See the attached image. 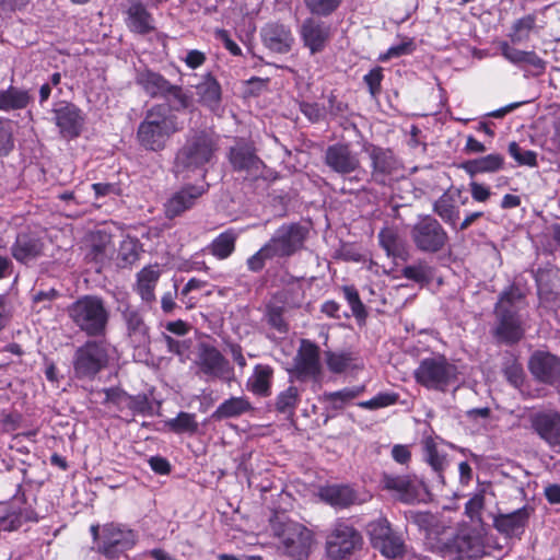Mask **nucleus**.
Here are the masks:
<instances>
[{
  "label": "nucleus",
  "mask_w": 560,
  "mask_h": 560,
  "mask_svg": "<svg viewBox=\"0 0 560 560\" xmlns=\"http://www.w3.org/2000/svg\"><path fill=\"white\" fill-rule=\"evenodd\" d=\"M219 149L217 137L207 130H190L185 143L177 151L174 160V173L189 177L198 171H205L213 161Z\"/></svg>",
  "instance_id": "f257e3e1"
},
{
  "label": "nucleus",
  "mask_w": 560,
  "mask_h": 560,
  "mask_svg": "<svg viewBox=\"0 0 560 560\" xmlns=\"http://www.w3.org/2000/svg\"><path fill=\"white\" fill-rule=\"evenodd\" d=\"M524 295L521 290L511 285L504 290L494 307V337L503 343L512 345L524 336L523 319L520 314Z\"/></svg>",
  "instance_id": "f03ea898"
},
{
  "label": "nucleus",
  "mask_w": 560,
  "mask_h": 560,
  "mask_svg": "<svg viewBox=\"0 0 560 560\" xmlns=\"http://www.w3.org/2000/svg\"><path fill=\"white\" fill-rule=\"evenodd\" d=\"M179 130L176 116L170 115L163 105H155L147 110L138 127L137 139L145 150L158 152L163 150L171 137Z\"/></svg>",
  "instance_id": "7ed1b4c3"
},
{
  "label": "nucleus",
  "mask_w": 560,
  "mask_h": 560,
  "mask_svg": "<svg viewBox=\"0 0 560 560\" xmlns=\"http://www.w3.org/2000/svg\"><path fill=\"white\" fill-rule=\"evenodd\" d=\"M275 536L279 539L278 549L291 560H306L315 539L311 529L294 521L275 522Z\"/></svg>",
  "instance_id": "20e7f679"
},
{
  "label": "nucleus",
  "mask_w": 560,
  "mask_h": 560,
  "mask_svg": "<svg viewBox=\"0 0 560 560\" xmlns=\"http://www.w3.org/2000/svg\"><path fill=\"white\" fill-rule=\"evenodd\" d=\"M72 319L88 336H104L109 320V311L100 296L84 295L72 305Z\"/></svg>",
  "instance_id": "39448f33"
},
{
  "label": "nucleus",
  "mask_w": 560,
  "mask_h": 560,
  "mask_svg": "<svg viewBox=\"0 0 560 560\" xmlns=\"http://www.w3.org/2000/svg\"><path fill=\"white\" fill-rule=\"evenodd\" d=\"M362 546L361 533L345 520H337L325 538V551L330 560H350Z\"/></svg>",
  "instance_id": "423d86ee"
},
{
  "label": "nucleus",
  "mask_w": 560,
  "mask_h": 560,
  "mask_svg": "<svg viewBox=\"0 0 560 560\" xmlns=\"http://www.w3.org/2000/svg\"><path fill=\"white\" fill-rule=\"evenodd\" d=\"M366 533L372 548L384 558L397 560L407 553V545L402 533L395 530L386 517L371 521L366 526Z\"/></svg>",
  "instance_id": "0eeeda50"
},
{
  "label": "nucleus",
  "mask_w": 560,
  "mask_h": 560,
  "mask_svg": "<svg viewBox=\"0 0 560 560\" xmlns=\"http://www.w3.org/2000/svg\"><path fill=\"white\" fill-rule=\"evenodd\" d=\"M456 377L457 368L443 355L423 359L415 371L417 383L440 392H445Z\"/></svg>",
  "instance_id": "6e6552de"
},
{
  "label": "nucleus",
  "mask_w": 560,
  "mask_h": 560,
  "mask_svg": "<svg viewBox=\"0 0 560 560\" xmlns=\"http://www.w3.org/2000/svg\"><path fill=\"white\" fill-rule=\"evenodd\" d=\"M91 533L100 541L98 550L110 559L131 549L137 541V534L132 529L114 523L105 524L101 533L97 525H92Z\"/></svg>",
  "instance_id": "1a4fd4ad"
},
{
  "label": "nucleus",
  "mask_w": 560,
  "mask_h": 560,
  "mask_svg": "<svg viewBox=\"0 0 560 560\" xmlns=\"http://www.w3.org/2000/svg\"><path fill=\"white\" fill-rule=\"evenodd\" d=\"M410 238L416 248L425 254L443 250L450 237L443 225L432 215H422L410 229Z\"/></svg>",
  "instance_id": "9d476101"
},
{
  "label": "nucleus",
  "mask_w": 560,
  "mask_h": 560,
  "mask_svg": "<svg viewBox=\"0 0 560 560\" xmlns=\"http://www.w3.org/2000/svg\"><path fill=\"white\" fill-rule=\"evenodd\" d=\"M308 235V229L300 223H284L266 243L273 258H289L299 253Z\"/></svg>",
  "instance_id": "9b49d317"
},
{
  "label": "nucleus",
  "mask_w": 560,
  "mask_h": 560,
  "mask_svg": "<svg viewBox=\"0 0 560 560\" xmlns=\"http://www.w3.org/2000/svg\"><path fill=\"white\" fill-rule=\"evenodd\" d=\"M197 374L206 381L221 380L230 382L233 378V368L225 357L213 346L201 345L196 360Z\"/></svg>",
  "instance_id": "f8f14e48"
},
{
  "label": "nucleus",
  "mask_w": 560,
  "mask_h": 560,
  "mask_svg": "<svg viewBox=\"0 0 560 560\" xmlns=\"http://www.w3.org/2000/svg\"><path fill=\"white\" fill-rule=\"evenodd\" d=\"M319 347L308 340L302 339L293 359L292 375L299 381H316L322 373Z\"/></svg>",
  "instance_id": "ddd939ff"
},
{
  "label": "nucleus",
  "mask_w": 560,
  "mask_h": 560,
  "mask_svg": "<svg viewBox=\"0 0 560 560\" xmlns=\"http://www.w3.org/2000/svg\"><path fill=\"white\" fill-rule=\"evenodd\" d=\"M108 362V347L101 341H88L78 349L74 369L79 376H94Z\"/></svg>",
  "instance_id": "4468645a"
},
{
  "label": "nucleus",
  "mask_w": 560,
  "mask_h": 560,
  "mask_svg": "<svg viewBox=\"0 0 560 560\" xmlns=\"http://www.w3.org/2000/svg\"><path fill=\"white\" fill-rule=\"evenodd\" d=\"M530 429L551 450L560 448V412L555 409H540L528 415Z\"/></svg>",
  "instance_id": "2eb2a0df"
},
{
  "label": "nucleus",
  "mask_w": 560,
  "mask_h": 560,
  "mask_svg": "<svg viewBox=\"0 0 560 560\" xmlns=\"http://www.w3.org/2000/svg\"><path fill=\"white\" fill-rule=\"evenodd\" d=\"M364 151L370 159L371 182L385 186L399 168V161L392 150L369 144Z\"/></svg>",
  "instance_id": "dca6fc26"
},
{
  "label": "nucleus",
  "mask_w": 560,
  "mask_h": 560,
  "mask_svg": "<svg viewBox=\"0 0 560 560\" xmlns=\"http://www.w3.org/2000/svg\"><path fill=\"white\" fill-rule=\"evenodd\" d=\"M299 35L303 46L311 55L324 51L329 44L332 32L331 26L317 16L306 18L299 27Z\"/></svg>",
  "instance_id": "f3484780"
},
{
  "label": "nucleus",
  "mask_w": 560,
  "mask_h": 560,
  "mask_svg": "<svg viewBox=\"0 0 560 560\" xmlns=\"http://www.w3.org/2000/svg\"><path fill=\"white\" fill-rule=\"evenodd\" d=\"M324 163L330 171L342 177L361 168L359 154L347 143L328 145L324 153Z\"/></svg>",
  "instance_id": "a211bd4d"
},
{
  "label": "nucleus",
  "mask_w": 560,
  "mask_h": 560,
  "mask_svg": "<svg viewBox=\"0 0 560 560\" xmlns=\"http://www.w3.org/2000/svg\"><path fill=\"white\" fill-rule=\"evenodd\" d=\"M229 162L235 172H245L248 175H257L264 162L257 155L253 142L237 139L228 153Z\"/></svg>",
  "instance_id": "6ab92c4d"
},
{
  "label": "nucleus",
  "mask_w": 560,
  "mask_h": 560,
  "mask_svg": "<svg viewBox=\"0 0 560 560\" xmlns=\"http://www.w3.org/2000/svg\"><path fill=\"white\" fill-rule=\"evenodd\" d=\"M117 312L126 326L127 336L135 346L144 345L149 337L147 326L140 310L130 304L126 296L117 299Z\"/></svg>",
  "instance_id": "aec40b11"
},
{
  "label": "nucleus",
  "mask_w": 560,
  "mask_h": 560,
  "mask_svg": "<svg viewBox=\"0 0 560 560\" xmlns=\"http://www.w3.org/2000/svg\"><path fill=\"white\" fill-rule=\"evenodd\" d=\"M533 376L545 384L553 385L560 378V359L547 351H535L528 361Z\"/></svg>",
  "instance_id": "412c9836"
},
{
  "label": "nucleus",
  "mask_w": 560,
  "mask_h": 560,
  "mask_svg": "<svg viewBox=\"0 0 560 560\" xmlns=\"http://www.w3.org/2000/svg\"><path fill=\"white\" fill-rule=\"evenodd\" d=\"M533 512V508L525 505L511 513L498 514L493 518V527L506 537L521 538Z\"/></svg>",
  "instance_id": "4be33fe9"
},
{
  "label": "nucleus",
  "mask_w": 560,
  "mask_h": 560,
  "mask_svg": "<svg viewBox=\"0 0 560 560\" xmlns=\"http://www.w3.org/2000/svg\"><path fill=\"white\" fill-rule=\"evenodd\" d=\"M84 250L85 259L95 262L96 270L100 271L109 261L114 252L110 234L104 231L90 233L85 241Z\"/></svg>",
  "instance_id": "5701e85b"
},
{
  "label": "nucleus",
  "mask_w": 560,
  "mask_h": 560,
  "mask_svg": "<svg viewBox=\"0 0 560 560\" xmlns=\"http://www.w3.org/2000/svg\"><path fill=\"white\" fill-rule=\"evenodd\" d=\"M382 483L385 489L395 491L406 503L418 500L424 492V485L417 478L384 474Z\"/></svg>",
  "instance_id": "b1692460"
},
{
  "label": "nucleus",
  "mask_w": 560,
  "mask_h": 560,
  "mask_svg": "<svg viewBox=\"0 0 560 560\" xmlns=\"http://www.w3.org/2000/svg\"><path fill=\"white\" fill-rule=\"evenodd\" d=\"M265 47L277 54H287L291 50L294 37L289 26L280 23H268L260 31Z\"/></svg>",
  "instance_id": "393cba45"
},
{
  "label": "nucleus",
  "mask_w": 560,
  "mask_h": 560,
  "mask_svg": "<svg viewBox=\"0 0 560 560\" xmlns=\"http://www.w3.org/2000/svg\"><path fill=\"white\" fill-rule=\"evenodd\" d=\"M517 44L503 40L499 44V49L503 58L510 63L521 69L530 67L544 70L546 62L536 54L535 50H522L516 47Z\"/></svg>",
  "instance_id": "a878e982"
},
{
  "label": "nucleus",
  "mask_w": 560,
  "mask_h": 560,
  "mask_svg": "<svg viewBox=\"0 0 560 560\" xmlns=\"http://www.w3.org/2000/svg\"><path fill=\"white\" fill-rule=\"evenodd\" d=\"M43 249L44 244L37 235L22 232L16 235L11 246V255L18 262L27 264L39 257L43 254Z\"/></svg>",
  "instance_id": "bb28decb"
},
{
  "label": "nucleus",
  "mask_w": 560,
  "mask_h": 560,
  "mask_svg": "<svg viewBox=\"0 0 560 560\" xmlns=\"http://www.w3.org/2000/svg\"><path fill=\"white\" fill-rule=\"evenodd\" d=\"M205 191L206 189L202 186L188 185L174 192L164 206L166 217L172 219L180 215L183 212L190 209Z\"/></svg>",
  "instance_id": "cd10ccee"
},
{
  "label": "nucleus",
  "mask_w": 560,
  "mask_h": 560,
  "mask_svg": "<svg viewBox=\"0 0 560 560\" xmlns=\"http://www.w3.org/2000/svg\"><path fill=\"white\" fill-rule=\"evenodd\" d=\"M154 20L147 8L139 0H128L126 10V24L137 34L144 35L154 30Z\"/></svg>",
  "instance_id": "c85d7f7f"
},
{
  "label": "nucleus",
  "mask_w": 560,
  "mask_h": 560,
  "mask_svg": "<svg viewBox=\"0 0 560 560\" xmlns=\"http://www.w3.org/2000/svg\"><path fill=\"white\" fill-rule=\"evenodd\" d=\"M160 276L161 271L158 266H147L137 273L135 291L143 303L151 304L155 301L154 290Z\"/></svg>",
  "instance_id": "c756f323"
},
{
  "label": "nucleus",
  "mask_w": 560,
  "mask_h": 560,
  "mask_svg": "<svg viewBox=\"0 0 560 560\" xmlns=\"http://www.w3.org/2000/svg\"><path fill=\"white\" fill-rule=\"evenodd\" d=\"M136 82L150 97H167L170 81L162 74L149 69L138 71Z\"/></svg>",
  "instance_id": "7c9ffc66"
},
{
  "label": "nucleus",
  "mask_w": 560,
  "mask_h": 560,
  "mask_svg": "<svg viewBox=\"0 0 560 560\" xmlns=\"http://www.w3.org/2000/svg\"><path fill=\"white\" fill-rule=\"evenodd\" d=\"M542 26L537 24V15L534 13L524 15L513 22L508 34L512 44H525L532 35L538 36Z\"/></svg>",
  "instance_id": "2f4dec72"
},
{
  "label": "nucleus",
  "mask_w": 560,
  "mask_h": 560,
  "mask_svg": "<svg viewBox=\"0 0 560 560\" xmlns=\"http://www.w3.org/2000/svg\"><path fill=\"white\" fill-rule=\"evenodd\" d=\"M199 102L211 110L219 108L221 102V85L211 73H206L195 85Z\"/></svg>",
  "instance_id": "473e14b6"
},
{
  "label": "nucleus",
  "mask_w": 560,
  "mask_h": 560,
  "mask_svg": "<svg viewBox=\"0 0 560 560\" xmlns=\"http://www.w3.org/2000/svg\"><path fill=\"white\" fill-rule=\"evenodd\" d=\"M318 495L322 501L337 509H346L357 501L353 489L343 485L322 487Z\"/></svg>",
  "instance_id": "72a5a7b5"
},
{
  "label": "nucleus",
  "mask_w": 560,
  "mask_h": 560,
  "mask_svg": "<svg viewBox=\"0 0 560 560\" xmlns=\"http://www.w3.org/2000/svg\"><path fill=\"white\" fill-rule=\"evenodd\" d=\"M273 373L272 366L268 364H256L253 374L246 382L247 390L259 397L270 396Z\"/></svg>",
  "instance_id": "f704fd0d"
},
{
  "label": "nucleus",
  "mask_w": 560,
  "mask_h": 560,
  "mask_svg": "<svg viewBox=\"0 0 560 560\" xmlns=\"http://www.w3.org/2000/svg\"><path fill=\"white\" fill-rule=\"evenodd\" d=\"M460 191L457 190L455 194L452 191H445L433 203V211L438 214L443 222L457 229L459 221V207L456 202V196L459 197Z\"/></svg>",
  "instance_id": "c9c22d12"
},
{
  "label": "nucleus",
  "mask_w": 560,
  "mask_h": 560,
  "mask_svg": "<svg viewBox=\"0 0 560 560\" xmlns=\"http://www.w3.org/2000/svg\"><path fill=\"white\" fill-rule=\"evenodd\" d=\"M253 410V406L247 397H230L221 402L212 412L211 418L215 421H221L230 418H237L242 415Z\"/></svg>",
  "instance_id": "e433bc0d"
},
{
  "label": "nucleus",
  "mask_w": 560,
  "mask_h": 560,
  "mask_svg": "<svg viewBox=\"0 0 560 560\" xmlns=\"http://www.w3.org/2000/svg\"><path fill=\"white\" fill-rule=\"evenodd\" d=\"M32 101L27 90H22L10 85L5 90H0V110L12 112L26 108Z\"/></svg>",
  "instance_id": "4c0bfd02"
},
{
  "label": "nucleus",
  "mask_w": 560,
  "mask_h": 560,
  "mask_svg": "<svg viewBox=\"0 0 560 560\" xmlns=\"http://www.w3.org/2000/svg\"><path fill=\"white\" fill-rule=\"evenodd\" d=\"M238 233L229 229L220 233L208 246L207 250L215 258L223 260L229 258L235 250V243Z\"/></svg>",
  "instance_id": "58836bf2"
},
{
  "label": "nucleus",
  "mask_w": 560,
  "mask_h": 560,
  "mask_svg": "<svg viewBox=\"0 0 560 560\" xmlns=\"http://www.w3.org/2000/svg\"><path fill=\"white\" fill-rule=\"evenodd\" d=\"M381 246L385 249L387 256L406 260L408 249L404 240L397 232L390 228H385L378 233Z\"/></svg>",
  "instance_id": "ea45409f"
},
{
  "label": "nucleus",
  "mask_w": 560,
  "mask_h": 560,
  "mask_svg": "<svg viewBox=\"0 0 560 560\" xmlns=\"http://www.w3.org/2000/svg\"><path fill=\"white\" fill-rule=\"evenodd\" d=\"M503 165L504 158L499 153H492L479 159L465 162L463 168L470 176H475L477 174L497 172L501 170Z\"/></svg>",
  "instance_id": "a19ab883"
},
{
  "label": "nucleus",
  "mask_w": 560,
  "mask_h": 560,
  "mask_svg": "<svg viewBox=\"0 0 560 560\" xmlns=\"http://www.w3.org/2000/svg\"><path fill=\"white\" fill-rule=\"evenodd\" d=\"M423 453L425 462L436 472L441 483H444L443 471L448 466L446 454L438 448L435 441L431 438L423 441Z\"/></svg>",
  "instance_id": "79ce46f5"
},
{
  "label": "nucleus",
  "mask_w": 560,
  "mask_h": 560,
  "mask_svg": "<svg viewBox=\"0 0 560 560\" xmlns=\"http://www.w3.org/2000/svg\"><path fill=\"white\" fill-rule=\"evenodd\" d=\"M302 389L290 385L281 390L275 399V409L283 415L292 416L301 401Z\"/></svg>",
  "instance_id": "37998d69"
},
{
  "label": "nucleus",
  "mask_w": 560,
  "mask_h": 560,
  "mask_svg": "<svg viewBox=\"0 0 560 560\" xmlns=\"http://www.w3.org/2000/svg\"><path fill=\"white\" fill-rule=\"evenodd\" d=\"M141 254V245L136 238L127 237L119 246L117 255V265L120 268H127L136 264Z\"/></svg>",
  "instance_id": "c03bdc74"
},
{
  "label": "nucleus",
  "mask_w": 560,
  "mask_h": 560,
  "mask_svg": "<svg viewBox=\"0 0 560 560\" xmlns=\"http://www.w3.org/2000/svg\"><path fill=\"white\" fill-rule=\"evenodd\" d=\"M364 390L363 386L360 387H347L340 389L338 392L325 393L323 395V400L329 405V407L334 410L342 409L346 404L350 400L360 396Z\"/></svg>",
  "instance_id": "a18cd8bd"
},
{
  "label": "nucleus",
  "mask_w": 560,
  "mask_h": 560,
  "mask_svg": "<svg viewBox=\"0 0 560 560\" xmlns=\"http://www.w3.org/2000/svg\"><path fill=\"white\" fill-rule=\"evenodd\" d=\"M166 425L172 432L176 434L188 433L192 435L198 431V422L196 420V416L194 413L184 411L179 412L177 417L166 421Z\"/></svg>",
  "instance_id": "49530a36"
},
{
  "label": "nucleus",
  "mask_w": 560,
  "mask_h": 560,
  "mask_svg": "<svg viewBox=\"0 0 560 560\" xmlns=\"http://www.w3.org/2000/svg\"><path fill=\"white\" fill-rule=\"evenodd\" d=\"M343 298L348 302L352 315L355 317L359 324H363L368 317V311L365 305L362 303L358 290L353 285H343L341 288Z\"/></svg>",
  "instance_id": "de8ad7c7"
},
{
  "label": "nucleus",
  "mask_w": 560,
  "mask_h": 560,
  "mask_svg": "<svg viewBox=\"0 0 560 560\" xmlns=\"http://www.w3.org/2000/svg\"><path fill=\"white\" fill-rule=\"evenodd\" d=\"M343 0H303L308 12L317 18H327L335 13Z\"/></svg>",
  "instance_id": "09e8293b"
},
{
  "label": "nucleus",
  "mask_w": 560,
  "mask_h": 560,
  "mask_svg": "<svg viewBox=\"0 0 560 560\" xmlns=\"http://www.w3.org/2000/svg\"><path fill=\"white\" fill-rule=\"evenodd\" d=\"M54 119L60 133L63 138L70 137V104L66 101H60L55 104Z\"/></svg>",
  "instance_id": "8fccbe9b"
},
{
  "label": "nucleus",
  "mask_w": 560,
  "mask_h": 560,
  "mask_svg": "<svg viewBox=\"0 0 560 560\" xmlns=\"http://www.w3.org/2000/svg\"><path fill=\"white\" fill-rule=\"evenodd\" d=\"M401 273L405 278L418 283H427L432 277L431 267L424 261L405 267Z\"/></svg>",
  "instance_id": "3c124183"
},
{
  "label": "nucleus",
  "mask_w": 560,
  "mask_h": 560,
  "mask_svg": "<svg viewBox=\"0 0 560 560\" xmlns=\"http://www.w3.org/2000/svg\"><path fill=\"white\" fill-rule=\"evenodd\" d=\"M14 149L11 120L0 117V158L9 155Z\"/></svg>",
  "instance_id": "603ef678"
},
{
  "label": "nucleus",
  "mask_w": 560,
  "mask_h": 560,
  "mask_svg": "<svg viewBox=\"0 0 560 560\" xmlns=\"http://www.w3.org/2000/svg\"><path fill=\"white\" fill-rule=\"evenodd\" d=\"M398 400V394L395 393H378L376 396L369 400L358 402V406L362 409L376 410L386 408L396 404Z\"/></svg>",
  "instance_id": "864d4df0"
},
{
  "label": "nucleus",
  "mask_w": 560,
  "mask_h": 560,
  "mask_svg": "<svg viewBox=\"0 0 560 560\" xmlns=\"http://www.w3.org/2000/svg\"><path fill=\"white\" fill-rule=\"evenodd\" d=\"M508 151L518 165L537 166V153L535 151L523 150L515 141L509 144Z\"/></svg>",
  "instance_id": "5fc2aeb1"
},
{
  "label": "nucleus",
  "mask_w": 560,
  "mask_h": 560,
  "mask_svg": "<svg viewBox=\"0 0 560 560\" xmlns=\"http://www.w3.org/2000/svg\"><path fill=\"white\" fill-rule=\"evenodd\" d=\"M384 79L383 68L375 67L364 77L363 82L368 85L372 98H377L382 92V81Z\"/></svg>",
  "instance_id": "6e6d98bb"
},
{
  "label": "nucleus",
  "mask_w": 560,
  "mask_h": 560,
  "mask_svg": "<svg viewBox=\"0 0 560 560\" xmlns=\"http://www.w3.org/2000/svg\"><path fill=\"white\" fill-rule=\"evenodd\" d=\"M456 549L468 558L477 559L482 556V546L469 536L458 537L456 539Z\"/></svg>",
  "instance_id": "4d7b16f0"
},
{
  "label": "nucleus",
  "mask_w": 560,
  "mask_h": 560,
  "mask_svg": "<svg viewBox=\"0 0 560 560\" xmlns=\"http://www.w3.org/2000/svg\"><path fill=\"white\" fill-rule=\"evenodd\" d=\"M351 357L348 353L327 352L326 363L328 369L334 373L345 372L350 364Z\"/></svg>",
  "instance_id": "13d9d810"
},
{
  "label": "nucleus",
  "mask_w": 560,
  "mask_h": 560,
  "mask_svg": "<svg viewBox=\"0 0 560 560\" xmlns=\"http://www.w3.org/2000/svg\"><path fill=\"white\" fill-rule=\"evenodd\" d=\"M275 259L266 244L254 255L247 258L246 265L249 271L259 272L264 269L267 260Z\"/></svg>",
  "instance_id": "bf43d9fd"
},
{
  "label": "nucleus",
  "mask_w": 560,
  "mask_h": 560,
  "mask_svg": "<svg viewBox=\"0 0 560 560\" xmlns=\"http://www.w3.org/2000/svg\"><path fill=\"white\" fill-rule=\"evenodd\" d=\"M412 50H413L412 42L411 40L404 42L398 45L389 47L385 54L380 55L378 60L382 62H385V61H388L389 59L408 55Z\"/></svg>",
  "instance_id": "052dcab7"
},
{
  "label": "nucleus",
  "mask_w": 560,
  "mask_h": 560,
  "mask_svg": "<svg viewBox=\"0 0 560 560\" xmlns=\"http://www.w3.org/2000/svg\"><path fill=\"white\" fill-rule=\"evenodd\" d=\"M267 320L268 324L279 332L288 331V325L283 318L282 310L280 307H270L267 313Z\"/></svg>",
  "instance_id": "680f3d73"
},
{
  "label": "nucleus",
  "mask_w": 560,
  "mask_h": 560,
  "mask_svg": "<svg viewBox=\"0 0 560 560\" xmlns=\"http://www.w3.org/2000/svg\"><path fill=\"white\" fill-rule=\"evenodd\" d=\"M300 110L313 122L319 121L324 117V110L317 103L302 102Z\"/></svg>",
  "instance_id": "e2e57ef3"
},
{
  "label": "nucleus",
  "mask_w": 560,
  "mask_h": 560,
  "mask_svg": "<svg viewBox=\"0 0 560 560\" xmlns=\"http://www.w3.org/2000/svg\"><path fill=\"white\" fill-rule=\"evenodd\" d=\"M162 340L165 342L167 350L177 355H183L189 348L186 341L174 339L167 334H162Z\"/></svg>",
  "instance_id": "0e129e2a"
},
{
  "label": "nucleus",
  "mask_w": 560,
  "mask_h": 560,
  "mask_svg": "<svg viewBox=\"0 0 560 560\" xmlns=\"http://www.w3.org/2000/svg\"><path fill=\"white\" fill-rule=\"evenodd\" d=\"M340 304L334 300H328V301H325L322 306H320V312L323 314H325L326 316L330 317V318H335V319H340V318H349L350 315L348 313H343L341 314L340 313Z\"/></svg>",
  "instance_id": "69168bd1"
},
{
  "label": "nucleus",
  "mask_w": 560,
  "mask_h": 560,
  "mask_svg": "<svg viewBox=\"0 0 560 560\" xmlns=\"http://www.w3.org/2000/svg\"><path fill=\"white\" fill-rule=\"evenodd\" d=\"M485 505V495L482 493H476L465 504L466 514L472 518L478 515Z\"/></svg>",
  "instance_id": "338daca9"
},
{
  "label": "nucleus",
  "mask_w": 560,
  "mask_h": 560,
  "mask_svg": "<svg viewBox=\"0 0 560 560\" xmlns=\"http://www.w3.org/2000/svg\"><path fill=\"white\" fill-rule=\"evenodd\" d=\"M469 191L472 199L478 202H486L491 196L490 188L477 182H471L469 184Z\"/></svg>",
  "instance_id": "774afa93"
}]
</instances>
